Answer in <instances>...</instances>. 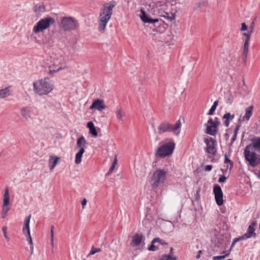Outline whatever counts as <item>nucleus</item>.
<instances>
[{
  "mask_svg": "<svg viewBox=\"0 0 260 260\" xmlns=\"http://www.w3.org/2000/svg\"><path fill=\"white\" fill-rule=\"evenodd\" d=\"M160 260H176V257H172L171 256L164 255L162 256Z\"/></svg>",
  "mask_w": 260,
  "mask_h": 260,
  "instance_id": "c9c22d12",
  "label": "nucleus"
},
{
  "mask_svg": "<svg viewBox=\"0 0 260 260\" xmlns=\"http://www.w3.org/2000/svg\"><path fill=\"white\" fill-rule=\"evenodd\" d=\"M224 162L225 164L226 163H229L230 164V169L233 167V162L232 160H231L227 156L226 154H224Z\"/></svg>",
  "mask_w": 260,
  "mask_h": 260,
  "instance_id": "e433bc0d",
  "label": "nucleus"
},
{
  "mask_svg": "<svg viewBox=\"0 0 260 260\" xmlns=\"http://www.w3.org/2000/svg\"><path fill=\"white\" fill-rule=\"evenodd\" d=\"M2 217L3 218H4L5 217V215H2Z\"/></svg>",
  "mask_w": 260,
  "mask_h": 260,
  "instance_id": "e2e57ef3",
  "label": "nucleus"
},
{
  "mask_svg": "<svg viewBox=\"0 0 260 260\" xmlns=\"http://www.w3.org/2000/svg\"><path fill=\"white\" fill-rule=\"evenodd\" d=\"M251 34V31H248L247 32H244L242 34V35L245 37V39L243 47L241 57L242 61L245 64L246 63L247 57L249 50V44Z\"/></svg>",
  "mask_w": 260,
  "mask_h": 260,
  "instance_id": "9d476101",
  "label": "nucleus"
},
{
  "mask_svg": "<svg viewBox=\"0 0 260 260\" xmlns=\"http://www.w3.org/2000/svg\"><path fill=\"white\" fill-rule=\"evenodd\" d=\"M10 210V207H9L8 206H5L2 207V213L5 214H7V212Z\"/></svg>",
  "mask_w": 260,
  "mask_h": 260,
  "instance_id": "a19ab883",
  "label": "nucleus"
},
{
  "mask_svg": "<svg viewBox=\"0 0 260 260\" xmlns=\"http://www.w3.org/2000/svg\"><path fill=\"white\" fill-rule=\"evenodd\" d=\"M154 243H152V242H151V246L148 248V250L149 251H156L158 249V248L154 245Z\"/></svg>",
  "mask_w": 260,
  "mask_h": 260,
  "instance_id": "ea45409f",
  "label": "nucleus"
},
{
  "mask_svg": "<svg viewBox=\"0 0 260 260\" xmlns=\"http://www.w3.org/2000/svg\"><path fill=\"white\" fill-rule=\"evenodd\" d=\"M30 249H31V254H32L33 253V250H34V247L33 245L30 246Z\"/></svg>",
  "mask_w": 260,
  "mask_h": 260,
  "instance_id": "bf43d9fd",
  "label": "nucleus"
},
{
  "mask_svg": "<svg viewBox=\"0 0 260 260\" xmlns=\"http://www.w3.org/2000/svg\"><path fill=\"white\" fill-rule=\"evenodd\" d=\"M226 179V177L225 176H224V175H222L219 178L218 182H219V183H223V182H225Z\"/></svg>",
  "mask_w": 260,
  "mask_h": 260,
  "instance_id": "a18cd8bd",
  "label": "nucleus"
},
{
  "mask_svg": "<svg viewBox=\"0 0 260 260\" xmlns=\"http://www.w3.org/2000/svg\"><path fill=\"white\" fill-rule=\"evenodd\" d=\"M237 135H235V134H234V135L232 138V140H231V143H234V142L236 140V139L237 138Z\"/></svg>",
  "mask_w": 260,
  "mask_h": 260,
  "instance_id": "864d4df0",
  "label": "nucleus"
},
{
  "mask_svg": "<svg viewBox=\"0 0 260 260\" xmlns=\"http://www.w3.org/2000/svg\"><path fill=\"white\" fill-rule=\"evenodd\" d=\"M51 251H52V252H53V248H52Z\"/></svg>",
  "mask_w": 260,
  "mask_h": 260,
  "instance_id": "0e129e2a",
  "label": "nucleus"
},
{
  "mask_svg": "<svg viewBox=\"0 0 260 260\" xmlns=\"http://www.w3.org/2000/svg\"><path fill=\"white\" fill-rule=\"evenodd\" d=\"M116 114L117 118L119 120H120L121 118L125 116V113L123 111L121 108L117 109Z\"/></svg>",
  "mask_w": 260,
  "mask_h": 260,
  "instance_id": "c756f323",
  "label": "nucleus"
},
{
  "mask_svg": "<svg viewBox=\"0 0 260 260\" xmlns=\"http://www.w3.org/2000/svg\"><path fill=\"white\" fill-rule=\"evenodd\" d=\"M31 215L29 214L28 216H27L25 219L22 232L26 236V237L27 239V241L29 244L32 246V240L31 237L30 236V230H29V222L31 218Z\"/></svg>",
  "mask_w": 260,
  "mask_h": 260,
  "instance_id": "f8f14e48",
  "label": "nucleus"
},
{
  "mask_svg": "<svg viewBox=\"0 0 260 260\" xmlns=\"http://www.w3.org/2000/svg\"><path fill=\"white\" fill-rule=\"evenodd\" d=\"M254 27V22H252L251 23V25L249 27V29L248 30V31H251V34H252L253 32Z\"/></svg>",
  "mask_w": 260,
  "mask_h": 260,
  "instance_id": "de8ad7c7",
  "label": "nucleus"
},
{
  "mask_svg": "<svg viewBox=\"0 0 260 260\" xmlns=\"http://www.w3.org/2000/svg\"><path fill=\"white\" fill-rule=\"evenodd\" d=\"M218 101H215L214 102L213 105L212 106H214V107H215L216 108L217 106H218Z\"/></svg>",
  "mask_w": 260,
  "mask_h": 260,
  "instance_id": "4d7b16f0",
  "label": "nucleus"
},
{
  "mask_svg": "<svg viewBox=\"0 0 260 260\" xmlns=\"http://www.w3.org/2000/svg\"><path fill=\"white\" fill-rule=\"evenodd\" d=\"M213 192L215 196V199L217 204L218 206H221L223 204V193L221 190V187L218 185H216L214 186L213 188Z\"/></svg>",
  "mask_w": 260,
  "mask_h": 260,
  "instance_id": "4468645a",
  "label": "nucleus"
},
{
  "mask_svg": "<svg viewBox=\"0 0 260 260\" xmlns=\"http://www.w3.org/2000/svg\"><path fill=\"white\" fill-rule=\"evenodd\" d=\"M60 26L65 31H70L78 27L79 23L77 20L72 17H63L61 21Z\"/></svg>",
  "mask_w": 260,
  "mask_h": 260,
  "instance_id": "6e6552de",
  "label": "nucleus"
},
{
  "mask_svg": "<svg viewBox=\"0 0 260 260\" xmlns=\"http://www.w3.org/2000/svg\"><path fill=\"white\" fill-rule=\"evenodd\" d=\"M251 145H249L245 148L244 156L245 159L249 162L250 166L255 167L260 164V158L254 152L251 151Z\"/></svg>",
  "mask_w": 260,
  "mask_h": 260,
  "instance_id": "39448f33",
  "label": "nucleus"
},
{
  "mask_svg": "<svg viewBox=\"0 0 260 260\" xmlns=\"http://www.w3.org/2000/svg\"><path fill=\"white\" fill-rule=\"evenodd\" d=\"M182 123L180 119L178 120L174 124L170 123L169 132L173 133L176 136H178L180 133Z\"/></svg>",
  "mask_w": 260,
  "mask_h": 260,
  "instance_id": "f3484780",
  "label": "nucleus"
},
{
  "mask_svg": "<svg viewBox=\"0 0 260 260\" xmlns=\"http://www.w3.org/2000/svg\"><path fill=\"white\" fill-rule=\"evenodd\" d=\"M167 171L164 169H157L150 179V183L153 189H156L164 184L167 178Z\"/></svg>",
  "mask_w": 260,
  "mask_h": 260,
  "instance_id": "7ed1b4c3",
  "label": "nucleus"
},
{
  "mask_svg": "<svg viewBox=\"0 0 260 260\" xmlns=\"http://www.w3.org/2000/svg\"><path fill=\"white\" fill-rule=\"evenodd\" d=\"M34 92L39 95H46L50 92L53 88V85L48 78H45L35 81L33 83Z\"/></svg>",
  "mask_w": 260,
  "mask_h": 260,
  "instance_id": "f03ea898",
  "label": "nucleus"
},
{
  "mask_svg": "<svg viewBox=\"0 0 260 260\" xmlns=\"http://www.w3.org/2000/svg\"><path fill=\"white\" fill-rule=\"evenodd\" d=\"M55 23L54 18L47 17L40 20L34 26L32 31L35 34H38L49 28Z\"/></svg>",
  "mask_w": 260,
  "mask_h": 260,
  "instance_id": "20e7f679",
  "label": "nucleus"
},
{
  "mask_svg": "<svg viewBox=\"0 0 260 260\" xmlns=\"http://www.w3.org/2000/svg\"><path fill=\"white\" fill-rule=\"evenodd\" d=\"M101 251V249L100 248H95L94 247L92 246L91 247V250H90L89 253L88 255V256H89L91 255H93V254H95L96 253L99 252Z\"/></svg>",
  "mask_w": 260,
  "mask_h": 260,
  "instance_id": "2f4dec72",
  "label": "nucleus"
},
{
  "mask_svg": "<svg viewBox=\"0 0 260 260\" xmlns=\"http://www.w3.org/2000/svg\"><path fill=\"white\" fill-rule=\"evenodd\" d=\"M116 5V2L111 1L109 3L105 4L103 6L98 20L99 30L100 32H105L106 25L112 15L113 8Z\"/></svg>",
  "mask_w": 260,
  "mask_h": 260,
  "instance_id": "f257e3e1",
  "label": "nucleus"
},
{
  "mask_svg": "<svg viewBox=\"0 0 260 260\" xmlns=\"http://www.w3.org/2000/svg\"><path fill=\"white\" fill-rule=\"evenodd\" d=\"M257 222L255 220H253L251 222L250 224L248 227L246 233L243 235L245 239L255 238L256 234L255 233V226L256 225Z\"/></svg>",
  "mask_w": 260,
  "mask_h": 260,
  "instance_id": "2eb2a0df",
  "label": "nucleus"
},
{
  "mask_svg": "<svg viewBox=\"0 0 260 260\" xmlns=\"http://www.w3.org/2000/svg\"><path fill=\"white\" fill-rule=\"evenodd\" d=\"M213 122H214V123H215L216 124H217L218 126L220 125V122L219 121L218 118L217 117H215L214 118Z\"/></svg>",
  "mask_w": 260,
  "mask_h": 260,
  "instance_id": "8fccbe9b",
  "label": "nucleus"
},
{
  "mask_svg": "<svg viewBox=\"0 0 260 260\" xmlns=\"http://www.w3.org/2000/svg\"><path fill=\"white\" fill-rule=\"evenodd\" d=\"M156 242H158L159 243H160V244H161L162 245H168V243L167 242H166L165 241L161 240L159 238H154L152 240V243H155Z\"/></svg>",
  "mask_w": 260,
  "mask_h": 260,
  "instance_id": "72a5a7b5",
  "label": "nucleus"
},
{
  "mask_svg": "<svg viewBox=\"0 0 260 260\" xmlns=\"http://www.w3.org/2000/svg\"><path fill=\"white\" fill-rule=\"evenodd\" d=\"M222 253H225V251H223Z\"/></svg>",
  "mask_w": 260,
  "mask_h": 260,
  "instance_id": "338daca9",
  "label": "nucleus"
},
{
  "mask_svg": "<svg viewBox=\"0 0 260 260\" xmlns=\"http://www.w3.org/2000/svg\"><path fill=\"white\" fill-rule=\"evenodd\" d=\"M166 7V5H162V7L160 9H158V13L159 16L164 17L170 21H172L175 19V15L172 13V16H170L169 14L167 12L163 11L162 10H164Z\"/></svg>",
  "mask_w": 260,
  "mask_h": 260,
  "instance_id": "aec40b11",
  "label": "nucleus"
},
{
  "mask_svg": "<svg viewBox=\"0 0 260 260\" xmlns=\"http://www.w3.org/2000/svg\"><path fill=\"white\" fill-rule=\"evenodd\" d=\"M230 252L223 255L215 256L213 257V260H222L224 259L226 256L229 255Z\"/></svg>",
  "mask_w": 260,
  "mask_h": 260,
  "instance_id": "f704fd0d",
  "label": "nucleus"
},
{
  "mask_svg": "<svg viewBox=\"0 0 260 260\" xmlns=\"http://www.w3.org/2000/svg\"><path fill=\"white\" fill-rule=\"evenodd\" d=\"M229 115L225 114H224L223 116H222V119H225L224 122V124L226 127H229L230 125V121L231 119L229 118Z\"/></svg>",
  "mask_w": 260,
  "mask_h": 260,
  "instance_id": "473e14b6",
  "label": "nucleus"
},
{
  "mask_svg": "<svg viewBox=\"0 0 260 260\" xmlns=\"http://www.w3.org/2000/svg\"><path fill=\"white\" fill-rule=\"evenodd\" d=\"M11 94L10 90L8 87L0 90V99H3L10 95Z\"/></svg>",
  "mask_w": 260,
  "mask_h": 260,
  "instance_id": "cd10ccee",
  "label": "nucleus"
},
{
  "mask_svg": "<svg viewBox=\"0 0 260 260\" xmlns=\"http://www.w3.org/2000/svg\"><path fill=\"white\" fill-rule=\"evenodd\" d=\"M212 168L213 167L212 165H207L205 166L204 170L205 171L208 172L212 170Z\"/></svg>",
  "mask_w": 260,
  "mask_h": 260,
  "instance_id": "49530a36",
  "label": "nucleus"
},
{
  "mask_svg": "<svg viewBox=\"0 0 260 260\" xmlns=\"http://www.w3.org/2000/svg\"><path fill=\"white\" fill-rule=\"evenodd\" d=\"M175 143L173 142L167 143L157 149V155L160 157H164L171 154L175 148Z\"/></svg>",
  "mask_w": 260,
  "mask_h": 260,
  "instance_id": "1a4fd4ad",
  "label": "nucleus"
},
{
  "mask_svg": "<svg viewBox=\"0 0 260 260\" xmlns=\"http://www.w3.org/2000/svg\"><path fill=\"white\" fill-rule=\"evenodd\" d=\"M87 203V200L86 199H84L82 202H81V204L83 206V208H84V206H85Z\"/></svg>",
  "mask_w": 260,
  "mask_h": 260,
  "instance_id": "603ef678",
  "label": "nucleus"
},
{
  "mask_svg": "<svg viewBox=\"0 0 260 260\" xmlns=\"http://www.w3.org/2000/svg\"><path fill=\"white\" fill-rule=\"evenodd\" d=\"M173 251V248L172 247L171 248V251Z\"/></svg>",
  "mask_w": 260,
  "mask_h": 260,
  "instance_id": "69168bd1",
  "label": "nucleus"
},
{
  "mask_svg": "<svg viewBox=\"0 0 260 260\" xmlns=\"http://www.w3.org/2000/svg\"><path fill=\"white\" fill-rule=\"evenodd\" d=\"M247 29H248V27H247V25L246 24V23L244 22L242 23H241V27L240 29V31H243L247 30Z\"/></svg>",
  "mask_w": 260,
  "mask_h": 260,
  "instance_id": "79ce46f5",
  "label": "nucleus"
},
{
  "mask_svg": "<svg viewBox=\"0 0 260 260\" xmlns=\"http://www.w3.org/2000/svg\"><path fill=\"white\" fill-rule=\"evenodd\" d=\"M115 167L114 165H111V167L110 168L108 172H107L106 175L107 176H110L111 174L112 173L113 170L115 169Z\"/></svg>",
  "mask_w": 260,
  "mask_h": 260,
  "instance_id": "c03bdc74",
  "label": "nucleus"
},
{
  "mask_svg": "<svg viewBox=\"0 0 260 260\" xmlns=\"http://www.w3.org/2000/svg\"><path fill=\"white\" fill-rule=\"evenodd\" d=\"M170 123L167 121H165L161 123L158 127V133L161 134L169 132V128Z\"/></svg>",
  "mask_w": 260,
  "mask_h": 260,
  "instance_id": "5701e85b",
  "label": "nucleus"
},
{
  "mask_svg": "<svg viewBox=\"0 0 260 260\" xmlns=\"http://www.w3.org/2000/svg\"><path fill=\"white\" fill-rule=\"evenodd\" d=\"M50 241H51L50 244L52 246V248H53V247H54V239H51Z\"/></svg>",
  "mask_w": 260,
  "mask_h": 260,
  "instance_id": "13d9d810",
  "label": "nucleus"
},
{
  "mask_svg": "<svg viewBox=\"0 0 260 260\" xmlns=\"http://www.w3.org/2000/svg\"><path fill=\"white\" fill-rule=\"evenodd\" d=\"M141 15L140 16L142 21L144 23H155L158 22V19H152L150 18L146 13L143 10H141Z\"/></svg>",
  "mask_w": 260,
  "mask_h": 260,
  "instance_id": "6ab92c4d",
  "label": "nucleus"
},
{
  "mask_svg": "<svg viewBox=\"0 0 260 260\" xmlns=\"http://www.w3.org/2000/svg\"><path fill=\"white\" fill-rule=\"evenodd\" d=\"M50 238L54 239V231L50 230Z\"/></svg>",
  "mask_w": 260,
  "mask_h": 260,
  "instance_id": "6e6d98bb",
  "label": "nucleus"
},
{
  "mask_svg": "<svg viewBox=\"0 0 260 260\" xmlns=\"http://www.w3.org/2000/svg\"><path fill=\"white\" fill-rule=\"evenodd\" d=\"M218 125L214 123L213 120L210 118L206 124V133L211 135L215 136L217 133Z\"/></svg>",
  "mask_w": 260,
  "mask_h": 260,
  "instance_id": "ddd939ff",
  "label": "nucleus"
},
{
  "mask_svg": "<svg viewBox=\"0 0 260 260\" xmlns=\"http://www.w3.org/2000/svg\"><path fill=\"white\" fill-rule=\"evenodd\" d=\"M10 204V195L9 189L8 188H6L5 190V192L4 194V199L3 205V206H8Z\"/></svg>",
  "mask_w": 260,
  "mask_h": 260,
  "instance_id": "bb28decb",
  "label": "nucleus"
},
{
  "mask_svg": "<svg viewBox=\"0 0 260 260\" xmlns=\"http://www.w3.org/2000/svg\"><path fill=\"white\" fill-rule=\"evenodd\" d=\"M243 84H245L244 80H243Z\"/></svg>",
  "mask_w": 260,
  "mask_h": 260,
  "instance_id": "774afa93",
  "label": "nucleus"
},
{
  "mask_svg": "<svg viewBox=\"0 0 260 260\" xmlns=\"http://www.w3.org/2000/svg\"><path fill=\"white\" fill-rule=\"evenodd\" d=\"M204 142L206 144V151L209 154L215 155L216 153V141L212 138L205 139Z\"/></svg>",
  "mask_w": 260,
  "mask_h": 260,
  "instance_id": "9b49d317",
  "label": "nucleus"
},
{
  "mask_svg": "<svg viewBox=\"0 0 260 260\" xmlns=\"http://www.w3.org/2000/svg\"><path fill=\"white\" fill-rule=\"evenodd\" d=\"M106 108L104 101L103 100L96 99L93 101L91 105L89 107V109H95L98 111H102Z\"/></svg>",
  "mask_w": 260,
  "mask_h": 260,
  "instance_id": "a211bd4d",
  "label": "nucleus"
},
{
  "mask_svg": "<svg viewBox=\"0 0 260 260\" xmlns=\"http://www.w3.org/2000/svg\"><path fill=\"white\" fill-rule=\"evenodd\" d=\"M45 7L43 5L38 4L34 7V11L37 14H40L41 12H44Z\"/></svg>",
  "mask_w": 260,
  "mask_h": 260,
  "instance_id": "c85d7f7f",
  "label": "nucleus"
},
{
  "mask_svg": "<svg viewBox=\"0 0 260 260\" xmlns=\"http://www.w3.org/2000/svg\"><path fill=\"white\" fill-rule=\"evenodd\" d=\"M225 115H230V117H229V118L231 119V120H233L234 117H235V115L234 114H231L230 113H226L225 114Z\"/></svg>",
  "mask_w": 260,
  "mask_h": 260,
  "instance_id": "3c124183",
  "label": "nucleus"
},
{
  "mask_svg": "<svg viewBox=\"0 0 260 260\" xmlns=\"http://www.w3.org/2000/svg\"><path fill=\"white\" fill-rule=\"evenodd\" d=\"M87 144L88 143L83 136H81L77 139L76 148L79 150L75 156V161L76 164H79L81 162L82 155L85 152V148Z\"/></svg>",
  "mask_w": 260,
  "mask_h": 260,
  "instance_id": "423d86ee",
  "label": "nucleus"
},
{
  "mask_svg": "<svg viewBox=\"0 0 260 260\" xmlns=\"http://www.w3.org/2000/svg\"><path fill=\"white\" fill-rule=\"evenodd\" d=\"M238 123L237 124L234 132V134L235 135H237L238 132L240 128L241 124H240V119H239Z\"/></svg>",
  "mask_w": 260,
  "mask_h": 260,
  "instance_id": "58836bf2",
  "label": "nucleus"
},
{
  "mask_svg": "<svg viewBox=\"0 0 260 260\" xmlns=\"http://www.w3.org/2000/svg\"><path fill=\"white\" fill-rule=\"evenodd\" d=\"M143 238L142 234H136L133 237L131 242V245L133 247H136L140 245L141 243Z\"/></svg>",
  "mask_w": 260,
  "mask_h": 260,
  "instance_id": "412c9836",
  "label": "nucleus"
},
{
  "mask_svg": "<svg viewBox=\"0 0 260 260\" xmlns=\"http://www.w3.org/2000/svg\"><path fill=\"white\" fill-rule=\"evenodd\" d=\"M7 228L6 226H4L2 228V231L4 234V236L5 237V238L6 239V240L7 241H9L10 240V238L8 237V236L7 235Z\"/></svg>",
  "mask_w": 260,
  "mask_h": 260,
  "instance_id": "4c0bfd02",
  "label": "nucleus"
},
{
  "mask_svg": "<svg viewBox=\"0 0 260 260\" xmlns=\"http://www.w3.org/2000/svg\"><path fill=\"white\" fill-rule=\"evenodd\" d=\"M54 227L53 225H52L51 227V230H53L54 231Z\"/></svg>",
  "mask_w": 260,
  "mask_h": 260,
  "instance_id": "680f3d73",
  "label": "nucleus"
},
{
  "mask_svg": "<svg viewBox=\"0 0 260 260\" xmlns=\"http://www.w3.org/2000/svg\"><path fill=\"white\" fill-rule=\"evenodd\" d=\"M60 158L56 156L51 155L49 159V167L50 170H53L58 164Z\"/></svg>",
  "mask_w": 260,
  "mask_h": 260,
  "instance_id": "4be33fe9",
  "label": "nucleus"
},
{
  "mask_svg": "<svg viewBox=\"0 0 260 260\" xmlns=\"http://www.w3.org/2000/svg\"><path fill=\"white\" fill-rule=\"evenodd\" d=\"M245 240V238H244L243 235L239 238H235V239H234V240L232 243L231 248H230V251L232 250V249L233 248V247L234 246V245L237 242H238L240 240Z\"/></svg>",
  "mask_w": 260,
  "mask_h": 260,
  "instance_id": "7c9ffc66",
  "label": "nucleus"
},
{
  "mask_svg": "<svg viewBox=\"0 0 260 260\" xmlns=\"http://www.w3.org/2000/svg\"><path fill=\"white\" fill-rule=\"evenodd\" d=\"M254 107L252 105H251L245 109V114L244 116L243 117V120L248 121L249 120L250 118L251 117L252 115V111L253 110Z\"/></svg>",
  "mask_w": 260,
  "mask_h": 260,
  "instance_id": "b1692460",
  "label": "nucleus"
},
{
  "mask_svg": "<svg viewBox=\"0 0 260 260\" xmlns=\"http://www.w3.org/2000/svg\"><path fill=\"white\" fill-rule=\"evenodd\" d=\"M87 127L89 129V134L94 137L98 136V132L94 125L92 121H89L87 123Z\"/></svg>",
  "mask_w": 260,
  "mask_h": 260,
  "instance_id": "393cba45",
  "label": "nucleus"
},
{
  "mask_svg": "<svg viewBox=\"0 0 260 260\" xmlns=\"http://www.w3.org/2000/svg\"><path fill=\"white\" fill-rule=\"evenodd\" d=\"M202 253V250H199L198 251V254L196 255V258L197 259H199L200 258V255Z\"/></svg>",
  "mask_w": 260,
  "mask_h": 260,
  "instance_id": "5fc2aeb1",
  "label": "nucleus"
},
{
  "mask_svg": "<svg viewBox=\"0 0 260 260\" xmlns=\"http://www.w3.org/2000/svg\"><path fill=\"white\" fill-rule=\"evenodd\" d=\"M117 156L116 155L114 157V159L113 160V161L112 164V165H114L115 167L116 166V165H117Z\"/></svg>",
  "mask_w": 260,
  "mask_h": 260,
  "instance_id": "09e8293b",
  "label": "nucleus"
},
{
  "mask_svg": "<svg viewBox=\"0 0 260 260\" xmlns=\"http://www.w3.org/2000/svg\"><path fill=\"white\" fill-rule=\"evenodd\" d=\"M216 109V108L215 107L212 106L211 108H210V109L209 111L208 114L209 115H213L214 114V112H215Z\"/></svg>",
  "mask_w": 260,
  "mask_h": 260,
  "instance_id": "37998d69",
  "label": "nucleus"
},
{
  "mask_svg": "<svg viewBox=\"0 0 260 260\" xmlns=\"http://www.w3.org/2000/svg\"><path fill=\"white\" fill-rule=\"evenodd\" d=\"M32 108L28 106L23 107L20 110L21 115L26 121L32 119Z\"/></svg>",
  "mask_w": 260,
  "mask_h": 260,
  "instance_id": "dca6fc26",
  "label": "nucleus"
},
{
  "mask_svg": "<svg viewBox=\"0 0 260 260\" xmlns=\"http://www.w3.org/2000/svg\"><path fill=\"white\" fill-rule=\"evenodd\" d=\"M64 68V61L62 57L53 58L51 60V64L49 66V74H53Z\"/></svg>",
  "mask_w": 260,
  "mask_h": 260,
  "instance_id": "0eeeda50",
  "label": "nucleus"
},
{
  "mask_svg": "<svg viewBox=\"0 0 260 260\" xmlns=\"http://www.w3.org/2000/svg\"><path fill=\"white\" fill-rule=\"evenodd\" d=\"M257 176L260 179V169H259V171L258 174H257Z\"/></svg>",
  "mask_w": 260,
  "mask_h": 260,
  "instance_id": "052dcab7",
  "label": "nucleus"
},
{
  "mask_svg": "<svg viewBox=\"0 0 260 260\" xmlns=\"http://www.w3.org/2000/svg\"><path fill=\"white\" fill-rule=\"evenodd\" d=\"M252 145L254 150L260 152V138H253L251 139Z\"/></svg>",
  "mask_w": 260,
  "mask_h": 260,
  "instance_id": "a878e982",
  "label": "nucleus"
}]
</instances>
